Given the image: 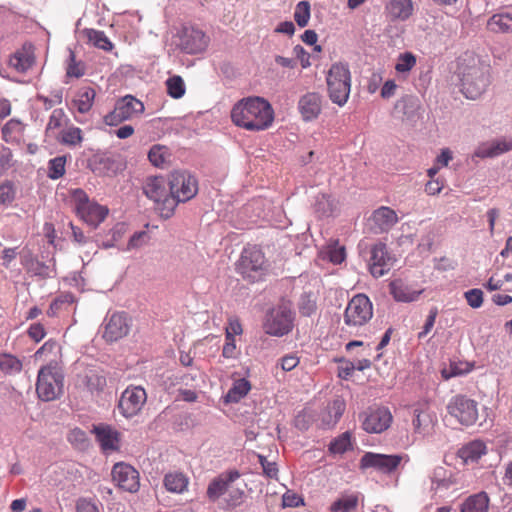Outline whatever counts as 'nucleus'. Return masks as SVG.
Instances as JSON below:
<instances>
[{
    "instance_id": "11",
    "label": "nucleus",
    "mask_w": 512,
    "mask_h": 512,
    "mask_svg": "<svg viewBox=\"0 0 512 512\" xmlns=\"http://www.w3.org/2000/svg\"><path fill=\"white\" fill-rule=\"evenodd\" d=\"M144 109V104L140 100L132 95H126L116 102L113 111L104 117V121L109 126H116L141 115Z\"/></svg>"
},
{
    "instance_id": "5",
    "label": "nucleus",
    "mask_w": 512,
    "mask_h": 512,
    "mask_svg": "<svg viewBox=\"0 0 512 512\" xmlns=\"http://www.w3.org/2000/svg\"><path fill=\"white\" fill-rule=\"evenodd\" d=\"M71 199L77 216L92 228H97L109 213L107 206L91 200L80 188L71 191Z\"/></svg>"
},
{
    "instance_id": "22",
    "label": "nucleus",
    "mask_w": 512,
    "mask_h": 512,
    "mask_svg": "<svg viewBox=\"0 0 512 512\" xmlns=\"http://www.w3.org/2000/svg\"><path fill=\"white\" fill-rule=\"evenodd\" d=\"M389 291L395 301L410 303L418 300L424 289L403 279H395L389 284Z\"/></svg>"
},
{
    "instance_id": "18",
    "label": "nucleus",
    "mask_w": 512,
    "mask_h": 512,
    "mask_svg": "<svg viewBox=\"0 0 512 512\" xmlns=\"http://www.w3.org/2000/svg\"><path fill=\"white\" fill-rule=\"evenodd\" d=\"M395 259L388 253L384 243H377L371 248L369 270L376 277H382L393 267Z\"/></svg>"
},
{
    "instance_id": "17",
    "label": "nucleus",
    "mask_w": 512,
    "mask_h": 512,
    "mask_svg": "<svg viewBox=\"0 0 512 512\" xmlns=\"http://www.w3.org/2000/svg\"><path fill=\"white\" fill-rule=\"evenodd\" d=\"M106 384V375L99 367L86 368L77 375L76 379V386L91 395L102 392Z\"/></svg>"
},
{
    "instance_id": "7",
    "label": "nucleus",
    "mask_w": 512,
    "mask_h": 512,
    "mask_svg": "<svg viewBox=\"0 0 512 512\" xmlns=\"http://www.w3.org/2000/svg\"><path fill=\"white\" fill-rule=\"evenodd\" d=\"M294 313L289 301H281L268 311L264 321V330L272 336H283L293 328Z\"/></svg>"
},
{
    "instance_id": "63",
    "label": "nucleus",
    "mask_w": 512,
    "mask_h": 512,
    "mask_svg": "<svg viewBox=\"0 0 512 512\" xmlns=\"http://www.w3.org/2000/svg\"><path fill=\"white\" fill-rule=\"evenodd\" d=\"M148 240V234L145 231L134 233L129 239L127 249H135L142 246Z\"/></svg>"
},
{
    "instance_id": "60",
    "label": "nucleus",
    "mask_w": 512,
    "mask_h": 512,
    "mask_svg": "<svg viewBox=\"0 0 512 512\" xmlns=\"http://www.w3.org/2000/svg\"><path fill=\"white\" fill-rule=\"evenodd\" d=\"M438 314L437 308H432L429 311V315L426 318L425 324L422 327V330L418 333V338L423 339L425 338L432 330L435 324V320Z\"/></svg>"
},
{
    "instance_id": "56",
    "label": "nucleus",
    "mask_w": 512,
    "mask_h": 512,
    "mask_svg": "<svg viewBox=\"0 0 512 512\" xmlns=\"http://www.w3.org/2000/svg\"><path fill=\"white\" fill-rule=\"evenodd\" d=\"M430 422V417L426 414L422 409L415 408L414 409V418L412 420V424L415 432L421 433L422 428L427 426Z\"/></svg>"
},
{
    "instance_id": "51",
    "label": "nucleus",
    "mask_w": 512,
    "mask_h": 512,
    "mask_svg": "<svg viewBox=\"0 0 512 512\" xmlns=\"http://www.w3.org/2000/svg\"><path fill=\"white\" fill-rule=\"evenodd\" d=\"M66 158L58 156L49 161L48 176L51 179H59L65 173Z\"/></svg>"
},
{
    "instance_id": "38",
    "label": "nucleus",
    "mask_w": 512,
    "mask_h": 512,
    "mask_svg": "<svg viewBox=\"0 0 512 512\" xmlns=\"http://www.w3.org/2000/svg\"><path fill=\"white\" fill-rule=\"evenodd\" d=\"M83 33L93 46L99 49H103L104 51L112 50L113 44L103 31L95 29H85Z\"/></svg>"
},
{
    "instance_id": "19",
    "label": "nucleus",
    "mask_w": 512,
    "mask_h": 512,
    "mask_svg": "<svg viewBox=\"0 0 512 512\" xmlns=\"http://www.w3.org/2000/svg\"><path fill=\"white\" fill-rule=\"evenodd\" d=\"M112 478L117 486L125 491L133 493L139 489V473L129 464H115Z\"/></svg>"
},
{
    "instance_id": "32",
    "label": "nucleus",
    "mask_w": 512,
    "mask_h": 512,
    "mask_svg": "<svg viewBox=\"0 0 512 512\" xmlns=\"http://www.w3.org/2000/svg\"><path fill=\"white\" fill-rule=\"evenodd\" d=\"M487 28L494 33L512 32V12H499L487 21Z\"/></svg>"
},
{
    "instance_id": "28",
    "label": "nucleus",
    "mask_w": 512,
    "mask_h": 512,
    "mask_svg": "<svg viewBox=\"0 0 512 512\" xmlns=\"http://www.w3.org/2000/svg\"><path fill=\"white\" fill-rule=\"evenodd\" d=\"M487 453V447L484 442L475 440L467 443L458 451V456L465 464L476 463L483 455Z\"/></svg>"
},
{
    "instance_id": "2",
    "label": "nucleus",
    "mask_w": 512,
    "mask_h": 512,
    "mask_svg": "<svg viewBox=\"0 0 512 512\" xmlns=\"http://www.w3.org/2000/svg\"><path fill=\"white\" fill-rule=\"evenodd\" d=\"M462 61L458 72L461 81V91L466 98L477 99L488 86V69L481 65L479 60L474 57H469L467 64H464L466 59Z\"/></svg>"
},
{
    "instance_id": "16",
    "label": "nucleus",
    "mask_w": 512,
    "mask_h": 512,
    "mask_svg": "<svg viewBox=\"0 0 512 512\" xmlns=\"http://www.w3.org/2000/svg\"><path fill=\"white\" fill-rule=\"evenodd\" d=\"M362 427L368 433H381L391 424L392 415L387 408H370L361 416Z\"/></svg>"
},
{
    "instance_id": "59",
    "label": "nucleus",
    "mask_w": 512,
    "mask_h": 512,
    "mask_svg": "<svg viewBox=\"0 0 512 512\" xmlns=\"http://www.w3.org/2000/svg\"><path fill=\"white\" fill-rule=\"evenodd\" d=\"M60 351V346L55 340L46 341L35 353V358H40L45 354L56 355Z\"/></svg>"
},
{
    "instance_id": "40",
    "label": "nucleus",
    "mask_w": 512,
    "mask_h": 512,
    "mask_svg": "<svg viewBox=\"0 0 512 512\" xmlns=\"http://www.w3.org/2000/svg\"><path fill=\"white\" fill-rule=\"evenodd\" d=\"M512 149V140L502 139L491 143L487 148L477 152L481 157H496Z\"/></svg>"
},
{
    "instance_id": "13",
    "label": "nucleus",
    "mask_w": 512,
    "mask_h": 512,
    "mask_svg": "<svg viewBox=\"0 0 512 512\" xmlns=\"http://www.w3.org/2000/svg\"><path fill=\"white\" fill-rule=\"evenodd\" d=\"M447 411L462 425H472L478 418L477 402L464 395L452 397L447 404Z\"/></svg>"
},
{
    "instance_id": "53",
    "label": "nucleus",
    "mask_w": 512,
    "mask_h": 512,
    "mask_svg": "<svg viewBox=\"0 0 512 512\" xmlns=\"http://www.w3.org/2000/svg\"><path fill=\"white\" fill-rule=\"evenodd\" d=\"M299 362V357L296 354L290 353L281 357L277 361L275 368H280L284 372H290L298 366Z\"/></svg>"
},
{
    "instance_id": "64",
    "label": "nucleus",
    "mask_w": 512,
    "mask_h": 512,
    "mask_svg": "<svg viewBox=\"0 0 512 512\" xmlns=\"http://www.w3.org/2000/svg\"><path fill=\"white\" fill-rule=\"evenodd\" d=\"M76 512H99L94 502L87 498H80L76 502Z\"/></svg>"
},
{
    "instance_id": "42",
    "label": "nucleus",
    "mask_w": 512,
    "mask_h": 512,
    "mask_svg": "<svg viewBox=\"0 0 512 512\" xmlns=\"http://www.w3.org/2000/svg\"><path fill=\"white\" fill-rule=\"evenodd\" d=\"M352 448L351 435L344 432L340 436L333 439L329 444V452L334 455H342Z\"/></svg>"
},
{
    "instance_id": "34",
    "label": "nucleus",
    "mask_w": 512,
    "mask_h": 512,
    "mask_svg": "<svg viewBox=\"0 0 512 512\" xmlns=\"http://www.w3.org/2000/svg\"><path fill=\"white\" fill-rule=\"evenodd\" d=\"M163 483L169 492L181 494L187 489L189 480L181 472H169L165 475Z\"/></svg>"
},
{
    "instance_id": "4",
    "label": "nucleus",
    "mask_w": 512,
    "mask_h": 512,
    "mask_svg": "<svg viewBox=\"0 0 512 512\" xmlns=\"http://www.w3.org/2000/svg\"><path fill=\"white\" fill-rule=\"evenodd\" d=\"M144 194L152 200L160 216L170 218L176 208V200L171 195L169 180L161 176L149 177L143 184Z\"/></svg>"
},
{
    "instance_id": "26",
    "label": "nucleus",
    "mask_w": 512,
    "mask_h": 512,
    "mask_svg": "<svg viewBox=\"0 0 512 512\" xmlns=\"http://www.w3.org/2000/svg\"><path fill=\"white\" fill-rule=\"evenodd\" d=\"M93 432L103 450H117L119 433L109 425L99 424L94 426Z\"/></svg>"
},
{
    "instance_id": "25",
    "label": "nucleus",
    "mask_w": 512,
    "mask_h": 512,
    "mask_svg": "<svg viewBox=\"0 0 512 512\" xmlns=\"http://www.w3.org/2000/svg\"><path fill=\"white\" fill-rule=\"evenodd\" d=\"M298 108L305 121L317 118L322 109L321 96L315 92L303 95L299 100Z\"/></svg>"
},
{
    "instance_id": "23",
    "label": "nucleus",
    "mask_w": 512,
    "mask_h": 512,
    "mask_svg": "<svg viewBox=\"0 0 512 512\" xmlns=\"http://www.w3.org/2000/svg\"><path fill=\"white\" fill-rule=\"evenodd\" d=\"M129 322L125 313H114L105 324L103 338L108 342H115L129 332Z\"/></svg>"
},
{
    "instance_id": "49",
    "label": "nucleus",
    "mask_w": 512,
    "mask_h": 512,
    "mask_svg": "<svg viewBox=\"0 0 512 512\" xmlns=\"http://www.w3.org/2000/svg\"><path fill=\"white\" fill-rule=\"evenodd\" d=\"M85 73V66L81 61H76L75 54L72 50H69V62L66 68V74L68 77L80 78Z\"/></svg>"
},
{
    "instance_id": "41",
    "label": "nucleus",
    "mask_w": 512,
    "mask_h": 512,
    "mask_svg": "<svg viewBox=\"0 0 512 512\" xmlns=\"http://www.w3.org/2000/svg\"><path fill=\"white\" fill-rule=\"evenodd\" d=\"M358 506V497L357 495H345L341 498L337 499L332 503L330 507L331 512H352Z\"/></svg>"
},
{
    "instance_id": "24",
    "label": "nucleus",
    "mask_w": 512,
    "mask_h": 512,
    "mask_svg": "<svg viewBox=\"0 0 512 512\" xmlns=\"http://www.w3.org/2000/svg\"><path fill=\"white\" fill-rule=\"evenodd\" d=\"M240 477L237 471H229L220 474L217 478L213 479L207 488V496L210 500H217L221 496L228 494L231 485L235 480Z\"/></svg>"
},
{
    "instance_id": "57",
    "label": "nucleus",
    "mask_w": 512,
    "mask_h": 512,
    "mask_svg": "<svg viewBox=\"0 0 512 512\" xmlns=\"http://www.w3.org/2000/svg\"><path fill=\"white\" fill-rule=\"evenodd\" d=\"M316 310V302L310 295H303L299 302V311L303 316H311Z\"/></svg>"
},
{
    "instance_id": "46",
    "label": "nucleus",
    "mask_w": 512,
    "mask_h": 512,
    "mask_svg": "<svg viewBox=\"0 0 512 512\" xmlns=\"http://www.w3.org/2000/svg\"><path fill=\"white\" fill-rule=\"evenodd\" d=\"M416 65V57L411 52H405L398 56L395 70L400 73H408Z\"/></svg>"
},
{
    "instance_id": "58",
    "label": "nucleus",
    "mask_w": 512,
    "mask_h": 512,
    "mask_svg": "<svg viewBox=\"0 0 512 512\" xmlns=\"http://www.w3.org/2000/svg\"><path fill=\"white\" fill-rule=\"evenodd\" d=\"M15 198V189L11 182L0 184V204L10 203Z\"/></svg>"
},
{
    "instance_id": "61",
    "label": "nucleus",
    "mask_w": 512,
    "mask_h": 512,
    "mask_svg": "<svg viewBox=\"0 0 512 512\" xmlns=\"http://www.w3.org/2000/svg\"><path fill=\"white\" fill-rule=\"evenodd\" d=\"M222 355L225 358H235L236 356L235 338L229 330L226 331V343L223 346Z\"/></svg>"
},
{
    "instance_id": "47",
    "label": "nucleus",
    "mask_w": 512,
    "mask_h": 512,
    "mask_svg": "<svg viewBox=\"0 0 512 512\" xmlns=\"http://www.w3.org/2000/svg\"><path fill=\"white\" fill-rule=\"evenodd\" d=\"M294 19L299 27L307 26L310 19V4L307 1H300L295 8Z\"/></svg>"
},
{
    "instance_id": "8",
    "label": "nucleus",
    "mask_w": 512,
    "mask_h": 512,
    "mask_svg": "<svg viewBox=\"0 0 512 512\" xmlns=\"http://www.w3.org/2000/svg\"><path fill=\"white\" fill-rule=\"evenodd\" d=\"M327 86L331 101L343 106L350 94V71L347 65L335 63L331 66L327 75Z\"/></svg>"
},
{
    "instance_id": "55",
    "label": "nucleus",
    "mask_w": 512,
    "mask_h": 512,
    "mask_svg": "<svg viewBox=\"0 0 512 512\" xmlns=\"http://www.w3.org/2000/svg\"><path fill=\"white\" fill-rule=\"evenodd\" d=\"M68 441L79 449H84L88 444L86 433L79 428L70 431Z\"/></svg>"
},
{
    "instance_id": "48",
    "label": "nucleus",
    "mask_w": 512,
    "mask_h": 512,
    "mask_svg": "<svg viewBox=\"0 0 512 512\" xmlns=\"http://www.w3.org/2000/svg\"><path fill=\"white\" fill-rule=\"evenodd\" d=\"M315 209L322 216H329L334 210L333 200L327 194H320L315 200Z\"/></svg>"
},
{
    "instance_id": "1",
    "label": "nucleus",
    "mask_w": 512,
    "mask_h": 512,
    "mask_svg": "<svg viewBox=\"0 0 512 512\" xmlns=\"http://www.w3.org/2000/svg\"><path fill=\"white\" fill-rule=\"evenodd\" d=\"M233 123L250 131L269 128L274 121V110L264 98L254 96L238 101L231 110Z\"/></svg>"
},
{
    "instance_id": "12",
    "label": "nucleus",
    "mask_w": 512,
    "mask_h": 512,
    "mask_svg": "<svg viewBox=\"0 0 512 512\" xmlns=\"http://www.w3.org/2000/svg\"><path fill=\"white\" fill-rule=\"evenodd\" d=\"M172 197L176 200V206L180 202L192 199L198 192L196 178L187 171H174L169 176Z\"/></svg>"
},
{
    "instance_id": "3",
    "label": "nucleus",
    "mask_w": 512,
    "mask_h": 512,
    "mask_svg": "<svg viewBox=\"0 0 512 512\" xmlns=\"http://www.w3.org/2000/svg\"><path fill=\"white\" fill-rule=\"evenodd\" d=\"M64 374L56 361L42 366L37 375L36 393L42 401H53L63 393Z\"/></svg>"
},
{
    "instance_id": "62",
    "label": "nucleus",
    "mask_w": 512,
    "mask_h": 512,
    "mask_svg": "<svg viewBox=\"0 0 512 512\" xmlns=\"http://www.w3.org/2000/svg\"><path fill=\"white\" fill-rule=\"evenodd\" d=\"M65 113L62 109H54L50 115L47 129H57L62 125Z\"/></svg>"
},
{
    "instance_id": "43",
    "label": "nucleus",
    "mask_w": 512,
    "mask_h": 512,
    "mask_svg": "<svg viewBox=\"0 0 512 512\" xmlns=\"http://www.w3.org/2000/svg\"><path fill=\"white\" fill-rule=\"evenodd\" d=\"M0 369L8 374L19 373L22 369V362L11 354H0Z\"/></svg>"
},
{
    "instance_id": "33",
    "label": "nucleus",
    "mask_w": 512,
    "mask_h": 512,
    "mask_svg": "<svg viewBox=\"0 0 512 512\" xmlns=\"http://www.w3.org/2000/svg\"><path fill=\"white\" fill-rule=\"evenodd\" d=\"M170 149L164 145L155 144L148 152V159L155 167L165 168L171 162Z\"/></svg>"
},
{
    "instance_id": "36",
    "label": "nucleus",
    "mask_w": 512,
    "mask_h": 512,
    "mask_svg": "<svg viewBox=\"0 0 512 512\" xmlns=\"http://www.w3.org/2000/svg\"><path fill=\"white\" fill-rule=\"evenodd\" d=\"M22 265L26 268L28 273L34 276H39L41 278L51 277V268L45 263L40 262L37 259H34L31 255L25 256L22 259Z\"/></svg>"
},
{
    "instance_id": "20",
    "label": "nucleus",
    "mask_w": 512,
    "mask_h": 512,
    "mask_svg": "<svg viewBox=\"0 0 512 512\" xmlns=\"http://www.w3.org/2000/svg\"><path fill=\"white\" fill-rule=\"evenodd\" d=\"M397 222L396 212L387 206L376 209L368 219L370 230L376 234L388 232Z\"/></svg>"
},
{
    "instance_id": "39",
    "label": "nucleus",
    "mask_w": 512,
    "mask_h": 512,
    "mask_svg": "<svg viewBox=\"0 0 512 512\" xmlns=\"http://www.w3.org/2000/svg\"><path fill=\"white\" fill-rule=\"evenodd\" d=\"M95 91L92 88H85L80 91L77 97L73 100V106L77 109L78 112L84 114L87 113L94 102Z\"/></svg>"
},
{
    "instance_id": "29",
    "label": "nucleus",
    "mask_w": 512,
    "mask_h": 512,
    "mask_svg": "<svg viewBox=\"0 0 512 512\" xmlns=\"http://www.w3.org/2000/svg\"><path fill=\"white\" fill-rule=\"evenodd\" d=\"M386 10L391 19L405 21L413 14V1L390 0L386 6Z\"/></svg>"
},
{
    "instance_id": "35",
    "label": "nucleus",
    "mask_w": 512,
    "mask_h": 512,
    "mask_svg": "<svg viewBox=\"0 0 512 512\" xmlns=\"http://www.w3.org/2000/svg\"><path fill=\"white\" fill-rule=\"evenodd\" d=\"M251 390L250 382L245 378L234 380L232 387L225 395L226 403H237L243 399Z\"/></svg>"
},
{
    "instance_id": "50",
    "label": "nucleus",
    "mask_w": 512,
    "mask_h": 512,
    "mask_svg": "<svg viewBox=\"0 0 512 512\" xmlns=\"http://www.w3.org/2000/svg\"><path fill=\"white\" fill-rule=\"evenodd\" d=\"M61 142L67 145H77L82 142V131L79 127L71 126L61 132Z\"/></svg>"
},
{
    "instance_id": "31",
    "label": "nucleus",
    "mask_w": 512,
    "mask_h": 512,
    "mask_svg": "<svg viewBox=\"0 0 512 512\" xmlns=\"http://www.w3.org/2000/svg\"><path fill=\"white\" fill-rule=\"evenodd\" d=\"M89 166L93 173L99 176L112 175L117 171L115 161L106 154L94 155L89 162Z\"/></svg>"
},
{
    "instance_id": "52",
    "label": "nucleus",
    "mask_w": 512,
    "mask_h": 512,
    "mask_svg": "<svg viewBox=\"0 0 512 512\" xmlns=\"http://www.w3.org/2000/svg\"><path fill=\"white\" fill-rule=\"evenodd\" d=\"M21 131V122L16 119H11L2 128L3 139L6 142H10L15 138V134H19Z\"/></svg>"
},
{
    "instance_id": "10",
    "label": "nucleus",
    "mask_w": 512,
    "mask_h": 512,
    "mask_svg": "<svg viewBox=\"0 0 512 512\" xmlns=\"http://www.w3.org/2000/svg\"><path fill=\"white\" fill-rule=\"evenodd\" d=\"M392 116L403 125L415 127L423 118L422 104L418 97L405 95L395 102Z\"/></svg>"
},
{
    "instance_id": "27",
    "label": "nucleus",
    "mask_w": 512,
    "mask_h": 512,
    "mask_svg": "<svg viewBox=\"0 0 512 512\" xmlns=\"http://www.w3.org/2000/svg\"><path fill=\"white\" fill-rule=\"evenodd\" d=\"M35 57L31 45H24L9 59V65L19 73L27 72L34 64Z\"/></svg>"
},
{
    "instance_id": "37",
    "label": "nucleus",
    "mask_w": 512,
    "mask_h": 512,
    "mask_svg": "<svg viewBox=\"0 0 512 512\" xmlns=\"http://www.w3.org/2000/svg\"><path fill=\"white\" fill-rule=\"evenodd\" d=\"M344 411V401L341 399H336L327 406V411L322 418V422L328 427H333L339 421Z\"/></svg>"
},
{
    "instance_id": "14",
    "label": "nucleus",
    "mask_w": 512,
    "mask_h": 512,
    "mask_svg": "<svg viewBox=\"0 0 512 512\" xmlns=\"http://www.w3.org/2000/svg\"><path fill=\"white\" fill-rule=\"evenodd\" d=\"M147 400V394L141 386H128L121 394L118 408L125 418H131L140 413Z\"/></svg>"
},
{
    "instance_id": "45",
    "label": "nucleus",
    "mask_w": 512,
    "mask_h": 512,
    "mask_svg": "<svg viewBox=\"0 0 512 512\" xmlns=\"http://www.w3.org/2000/svg\"><path fill=\"white\" fill-rule=\"evenodd\" d=\"M166 86L168 94L174 99H179L185 94V84L180 76L168 78Z\"/></svg>"
},
{
    "instance_id": "30",
    "label": "nucleus",
    "mask_w": 512,
    "mask_h": 512,
    "mask_svg": "<svg viewBox=\"0 0 512 512\" xmlns=\"http://www.w3.org/2000/svg\"><path fill=\"white\" fill-rule=\"evenodd\" d=\"M490 504L489 496L481 491L468 496L460 505V512H487Z\"/></svg>"
},
{
    "instance_id": "54",
    "label": "nucleus",
    "mask_w": 512,
    "mask_h": 512,
    "mask_svg": "<svg viewBox=\"0 0 512 512\" xmlns=\"http://www.w3.org/2000/svg\"><path fill=\"white\" fill-rule=\"evenodd\" d=\"M483 295L484 294L481 289L473 288L464 293V298L471 308L477 309L480 308L483 304Z\"/></svg>"
},
{
    "instance_id": "6",
    "label": "nucleus",
    "mask_w": 512,
    "mask_h": 512,
    "mask_svg": "<svg viewBox=\"0 0 512 512\" xmlns=\"http://www.w3.org/2000/svg\"><path fill=\"white\" fill-rule=\"evenodd\" d=\"M269 264L264 253L257 246L244 248L236 264V270L242 277L250 282L264 278L268 273Z\"/></svg>"
},
{
    "instance_id": "9",
    "label": "nucleus",
    "mask_w": 512,
    "mask_h": 512,
    "mask_svg": "<svg viewBox=\"0 0 512 512\" xmlns=\"http://www.w3.org/2000/svg\"><path fill=\"white\" fill-rule=\"evenodd\" d=\"M373 316V305L364 294L355 295L347 304L344 312V323L349 328L362 327Z\"/></svg>"
},
{
    "instance_id": "44",
    "label": "nucleus",
    "mask_w": 512,
    "mask_h": 512,
    "mask_svg": "<svg viewBox=\"0 0 512 512\" xmlns=\"http://www.w3.org/2000/svg\"><path fill=\"white\" fill-rule=\"evenodd\" d=\"M322 254L324 259H328L333 264H340L346 258L344 246L337 243L329 244Z\"/></svg>"
},
{
    "instance_id": "15",
    "label": "nucleus",
    "mask_w": 512,
    "mask_h": 512,
    "mask_svg": "<svg viewBox=\"0 0 512 512\" xmlns=\"http://www.w3.org/2000/svg\"><path fill=\"white\" fill-rule=\"evenodd\" d=\"M403 459V455L367 452L360 460V467L362 469L374 468L381 473L390 474L398 468Z\"/></svg>"
},
{
    "instance_id": "21",
    "label": "nucleus",
    "mask_w": 512,
    "mask_h": 512,
    "mask_svg": "<svg viewBox=\"0 0 512 512\" xmlns=\"http://www.w3.org/2000/svg\"><path fill=\"white\" fill-rule=\"evenodd\" d=\"M208 46V37L199 29H184L180 36L179 47L187 54L203 52Z\"/></svg>"
}]
</instances>
